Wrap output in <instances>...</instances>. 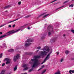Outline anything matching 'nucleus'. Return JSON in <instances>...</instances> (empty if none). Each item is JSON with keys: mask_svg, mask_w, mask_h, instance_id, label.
I'll use <instances>...</instances> for the list:
<instances>
[{"mask_svg": "<svg viewBox=\"0 0 74 74\" xmlns=\"http://www.w3.org/2000/svg\"><path fill=\"white\" fill-rule=\"evenodd\" d=\"M20 30V29H18L16 31H15L14 30H13L11 31H9L7 33H6V34H4L0 37V38H3L4 37H5V36H9V35H10V34H12L13 33H16L17 32H18Z\"/></svg>", "mask_w": 74, "mask_h": 74, "instance_id": "obj_1", "label": "nucleus"}, {"mask_svg": "<svg viewBox=\"0 0 74 74\" xmlns=\"http://www.w3.org/2000/svg\"><path fill=\"white\" fill-rule=\"evenodd\" d=\"M31 61L34 62L33 64V67L34 66H38V60L36 59H32L31 60Z\"/></svg>", "mask_w": 74, "mask_h": 74, "instance_id": "obj_2", "label": "nucleus"}, {"mask_svg": "<svg viewBox=\"0 0 74 74\" xmlns=\"http://www.w3.org/2000/svg\"><path fill=\"white\" fill-rule=\"evenodd\" d=\"M47 31H50L51 33H53V26H51V25H49L47 28Z\"/></svg>", "mask_w": 74, "mask_h": 74, "instance_id": "obj_3", "label": "nucleus"}, {"mask_svg": "<svg viewBox=\"0 0 74 74\" xmlns=\"http://www.w3.org/2000/svg\"><path fill=\"white\" fill-rule=\"evenodd\" d=\"M49 56H50V54H48L47 56L46 57L45 59L44 60L43 62L41 63V64H42L43 63H44L45 62H46L47 60H48L50 58Z\"/></svg>", "mask_w": 74, "mask_h": 74, "instance_id": "obj_4", "label": "nucleus"}, {"mask_svg": "<svg viewBox=\"0 0 74 74\" xmlns=\"http://www.w3.org/2000/svg\"><path fill=\"white\" fill-rule=\"evenodd\" d=\"M19 58V54H18L16 56H14V58L13 60L14 62H16L17 59H18V58Z\"/></svg>", "mask_w": 74, "mask_h": 74, "instance_id": "obj_5", "label": "nucleus"}, {"mask_svg": "<svg viewBox=\"0 0 74 74\" xmlns=\"http://www.w3.org/2000/svg\"><path fill=\"white\" fill-rule=\"evenodd\" d=\"M27 66H28V64H24L23 65V67H24L25 68L23 70V71H25V70H28L29 69V67H27Z\"/></svg>", "mask_w": 74, "mask_h": 74, "instance_id": "obj_6", "label": "nucleus"}, {"mask_svg": "<svg viewBox=\"0 0 74 74\" xmlns=\"http://www.w3.org/2000/svg\"><path fill=\"white\" fill-rule=\"evenodd\" d=\"M43 51H46L47 52H49V49L48 47L45 46L44 47V49H42Z\"/></svg>", "mask_w": 74, "mask_h": 74, "instance_id": "obj_7", "label": "nucleus"}, {"mask_svg": "<svg viewBox=\"0 0 74 74\" xmlns=\"http://www.w3.org/2000/svg\"><path fill=\"white\" fill-rule=\"evenodd\" d=\"M5 60L7 61V62H6V64H10V62H11V59H9L8 58H6L5 59Z\"/></svg>", "mask_w": 74, "mask_h": 74, "instance_id": "obj_8", "label": "nucleus"}, {"mask_svg": "<svg viewBox=\"0 0 74 74\" xmlns=\"http://www.w3.org/2000/svg\"><path fill=\"white\" fill-rule=\"evenodd\" d=\"M47 53H48V52L45 51H41V54L42 56H43L44 55H46Z\"/></svg>", "mask_w": 74, "mask_h": 74, "instance_id": "obj_9", "label": "nucleus"}, {"mask_svg": "<svg viewBox=\"0 0 74 74\" xmlns=\"http://www.w3.org/2000/svg\"><path fill=\"white\" fill-rule=\"evenodd\" d=\"M22 17H23V16H22L21 17H20L19 18H17V19H15L14 20L11 21L10 22H9L8 23V24L10 23H11L12 22H14V21H17V20H18V19H20V18H22Z\"/></svg>", "mask_w": 74, "mask_h": 74, "instance_id": "obj_10", "label": "nucleus"}, {"mask_svg": "<svg viewBox=\"0 0 74 74\" xmlns=\"http://www.w3.org/2000/svg\"><path fill=\"white\" fill-rule=\"evenodd\" d=\"M30 44H31L30 43L28 42L27 43H25V47H29V46H30Z\"/></svg>", "mask_w": 74, "mask_h": 74, "instance_id": "obj_11", "label": "nucleus"}, {"mask_svg": "<svg viewBox=\"0 0 74 74\" xmlns=\"http://www.w3.org/2000/svg\"><path fill=\"white\" fill-rule=\"evenodd\" d=\"M33 42V40L31 39H29L27 40V41H25V42Z\"/></svg>", "mask_w": 74, "mask_h": 74, "instance_id": "obj_12", "label": "nucleus"}, {"mask_svg": "<svg viewBox=\"0 0 74 74\" xmlns=\"http://www.w3.org/2000/svg\"><path fill=\"white\" fill-rule=\"evenodd\" d=\"M11 7V5H8L4 7V9H7V8H10V7Z\"/></svg>", "mask_w": 74, "mask_h": 74, "instance_id": "obj_13", "label": "nucleus"}, {"mask_svg": "<svg viewBox=\"0 0 74 74\" xmlns=\"http://www.w3.org/2000/svg\"><path fill=\"white\" fill-rule=\"evenodd\" d=\"M34 58L36 59H39V58H41V57L40 56H34Z\"/></svg>", "mask_w": 74, "mask_h": 74, "instance_id": "obj_14", "label": "nucleus"}, {"mask_svg": "<svg viewBox=\"0 0 74 74\" xmlns=\"http://www.w3.org/2000/svg\"><path fill=\"white\" fill-rule=\"evenodd\" d=\"M29 25V26H31L32 25V24L31 23H29V24H26L24 25L22 27H25V26H27V25Z\"/></svg>", "mask_w": 74, "mask_h": 74, "instance_id": "obj_15", "label": "nucleus"}, {"mask_svg": "<svg viewBox=\"0 0 74 74\" xmlns=\"http://www.w3.org/2000/svg\"><path fill=\"white\" fill-rule=\"evenodd\" d=\"M25 54H26L27 55H32L33 54V53L30 52L28 53H26Z\"/></svg>", "mask_w": 74, "mask_h": 74, "instance_id": "obj_16", "label": "nucleus"}, {"mask_svg": "<svg viewBox=\"0 0 74 74\" xmlns=\"http://www.w3.org/2000/svg\"><path fill=\"white\" fill-rule=\"evenodd\" d=\"M17 65H16L14 67V71H16V70H17Z\"/></svg>", "mask_w": 74, "mask_h": 74, "instance_id": "obj_17", "label": "nucleus"}, {"mask_svg": "<svg viewBox=\"0 0 74 74\" xmlns=\"http://www.w3.org/2000/svg\"><path fill=\"white\" fill-rule=\"evenodd\" d=\"M8 52H13L14 51V49H10L8 51Z\"/></svg>", "mask_w": 74, "mask_h": 74, "instance_id": "obj_18", "label": "nucleus"}, {"mask_svg": "<svg viewBox=\"0 0 74 74\" xmlns=\"http://www.w3.org/2000/svg\"><path fill=\"white\" fill-rule=\"evenodd\" d=\"M69 52H70L68 50H66L65 51V53L66 55H67L68 54V53H69Z\"/></svg>", "mask_w": 74, "mask_h": 74, "instance_id": "obj_19", "label": "nucleus"}, {"mask_svg": "<svg viewBox=\"0 0 74 74\" xmlns=\"http://www.w3.org/2000/svg\"><path fill=\"white\" fill-rule=\"evenodd\" d=\"M54 74H60V72L59 71H58L57 72L55 73Z\"/></svg>", "mask_w": 74, "mask_h": 74, "instance_id": "obj_20", "label": "nucleus"}, {"mask_svg": "<svg viewBox=\"0 0 74 74\" xmlns=\"http://www.w3.org/2000/svg\"><path fill=\"white\" fill-rule=\"evenodd\" d=\"M2 45L4 47H5L6 48H7V45H6V44L5 43L3 44Z\"/></svg>", "mask_w": 74, "mask_h": 74, "instance_id": "obj_21", "label": "nucleus"}, {"mask_svg": "<svg viewBox=\"0 0 74 74\" xmlns=\"http://www.w3.org/2000/svg\"><path fill=\"white\" fill-rule=\"evenodd\" d=\"M4 73H5V71L3 70L2 71L1 73H0V74H4Z\"/></svg>", "mask_w": 74, "mask_h": 74, "instance_id": "obj_22", "label": "nucleus"}, {"mask_svg": "<svg viewBox=\"0 0 74 74\" xmlns=\"http://www.w3.org/2000/svg\"><path fill=\"white\" fill-rule=\"evenodd\" d=\"M46 14V13H44L43 14H42L40 15H39L38 16V17L39 18V17L42 16V15H44V14Z\"/></svg>", "mask_w": 74, "mask_h": 74, "instance_id": "obj_23", "label": "nucleus"}, {"mask_svg": "<svg viewBox=\"0 0 74 74\" xmlns=\"http://www.w3.org/2000/svg\"><path fill=\"white\" fill-rule=\"evenodd\" d=\"M48 34L49 36H51V35H52V34L50 32H49L48 33Z\"/></svg>", "mask_w": 74, "mask_h": 74, "instance_id": "obj_24", "label": "nucleus"}, {"mask_svg": "<svg viewBox=\"0 0 74 74\" xmlns=\"http://www.w3.org/2000/svg\"><path fill=\"white\" fill-rule=\"evenodd\" d=\"M30 16V15H27L24 18H29Z\"/></svg>", "mask_w": 74, "mask_h": 74, "instance_id": "obj_25", "label": "nucleus"}, {"mask_svg": "<svg viewBox=\"0 0 74 74\" xmlns=\"http://www.w3.org/2000/svg\"><path fill=\"white\" fill-rule=\"evenodd\" d=\"M69 7H74V4H73L70 5H69Z\"/></svg>", "mask_w": 74, "mask_h": 74, "instance_id": "obj_26", "label": "nucleus"}, {"mask_svg": "<svg viewBox=\"0 0 74 74\" xmlns=\"http://www.w3.org/2000/svg\"><path fill=\"white\" fill-rule=\"evenodd\" d=\"M49 15V14H46L43 17V18H45L46 16H48Z\"/></svg>", "mask_w": 74, "mask_h": 74, "instance_id": "obj_27", "label": "nucleus"}, {"mask_svg": "<svg viewBox=\"0 0 74 74\" xmlns=\"http://www.w3.org/2000/svg\"><path fill=\"white\" fill-rule=\"evenodd\" d=\"M6 25H7V24L5 23L0 26V28L1 27H3V26H4Z\"/></svg>", "mask_w": 74, "mask_h": 74, "instance_id": "obj_28", "label": "nucleus"}, {"mask_svg": "<svg viewBox=\"0 0 74 74\" xmlns=\"http://www.w3.org/2000/svg\"><path fill=\"white\" fill-rule=\"evenodd\" d=\"M64 6H62L57 9L56 10H56H59V9H60V8H62V7H63Z\"/></svg>", "mask_w": 74, "mask_h": 74, "instance_id": "obj_29", "label": "nucleus"}, {"mask_svg": "<svg viewBox=\"0 0 74 74\" xmlns=\"http://www.w3.org/2000/svg\"><path fill=\"white\" fill-rule=\"evenodd\" d=\"M56 40V38H54L53 39H52V41H53V42H55V41Z\"/></svg>", "mask_w": 74, "mask_h": 74, "instance_id": "obj_30", "label": "nucleus"}, {"mask_svg": "<svg viewBox=\"0 0 74 74\" xmlns=\"http://www.w3.org/2000/svg\"><path fill=\"white\" fill-rule=\"evenodd\" d=\"M33 70H33V69H30L29 71V73H30V72H31V71H33Z\"/></svg>", "mask_w": 74, "mask_h": 74, "instance_id": "obj_31", "label": "nucleus"}, {"mask_svg": "<svg viewBox=\"0 0 74 74\" xmlns=\"http://www.w3.org/2000/svg\"><path fill=\"white\" fill-rule=\"evenodd\" d=\"M3 56V53H1V54L0 55V59H1L2 57Z\"/></svg>", "mask_w": 74, "mask_h": 74, "instance_id": "obj_32", "label": "nucleus"}, {"mask_svg": "<svg viewBox=\"0 0 74 74\" xmlns=\"http://www.w3.org/2000/svg\"><path fill=\"white\" fill-rule=\"evenodd\" d=\"M41 47H37V49H40V48H41Z\"/></svg>", "mask_w": 74, "mask_h": 74, "instance_id": "obj_33", "label": "nucleus"}, {"mask_svg": "<svg viewBox=\"0 0 74 74\" xmlns=\"http://www.w3.org/2000/svg\"><path fill=\"white\" fill-rule=\"evenodd\" d=\"M71 32L73 34H74V29H71Z\"/></svg>", "mask_w": 74, "mask_h": 74, "instance_id": "obj_34", "label": "nucleus"}, {"mask_svg": "<svg viewBox=\"0 0 74 74\" xmlns=\"http://www.w3.org/2000/svg\"><path fill=\"white\" fill-rule=\"evenodd\" d=\"M46 70H47L45 69L44 71H43L42 73L41 74H44V73H45V71H46Z\"/></svg>", "mask_w": 74, "mask_h": 74, "instance_id": "obj_35", "label": "nucleus"}, {"mask_svg": "<svg viewBox=\"0 0 74 74\" xmlns=\"http://www.w3.org/2000/svg\"><path fill=\"white\" fill-rule=\"evenodd\" d=\"M36 67H37V66H36V65H34V66H33V65L32 66V69H34V67L35 68Z\"/></svg>", "mask_w": 74, "mask_h": 74, "instance_id": "obj_36", "label": "nucleus"}, {"mask_svg": "<svg viewBox=\"0 0 74 74\" xmlns=\"http://www.w3.org/2000/svg\"><path fill=\"white\" fill-rule=\"evenodd\" d=\"M63 58H62L60 60V63H62V62L63 61Z\"/></svg>", "mask_w": 74, "mask_h": 74, "instance_id": "obj_37", "label": "nucleus"}, {"mask_svg": "<svg viewBox=\"0 0 74 74\" xmlns=\"http://www.w3.org/2000/svg\"><path fill=\"white\" fill-rule=\"evenodd\" d=\"M69 1H66L64 2L63 4H65V3H67V2Z\"/></svg>", "mask_w": 74, "mask_h": 74, "instance_id": "obj_38", "label": "nucleus"}, {"mask_svg": "<svg viewBox=\"0 0 74 74\" xmlns=\"http://www.w3.org/2000/svg\"><path fill=\"white\" fill-rule=\"evenodd\" d=\"M5 64V63H3L2 64V66H4Z\"/></svg>", "mask_w": 74, "mask_h": 74, "instance_id": "obj_39", "label": "nucleus"}, {"mask_svg": "<svg viewBox=\"0 0 74 74\" xmlns=\"http://www.w3.org/2000/svg\"><path fill=\"white\" fill-rule=\"evenodd\" d=\"M57 0H55L51 2V3H53V2H55V1H57Z\"/></svg>", "mask_w": 74, "mask_h": 74, "instance_id": "obj_40", "label": "nucleus"}, {"mask_svg": "<svg viewBox=\"0 0 74 74\" xmlns=\"http://www.w3.org/2000/svg\"><path fill=\"white\" fill-rule=\"evenodd\" d=\"M56 53H57V55H59V53L58 52H56Z\"/></svg>", "mask_w": 74, "mask_h": 74, "instance_id": "obj_41", "label": "nucleus"}, {"mask_svg": "<svg viewBox=\"0 0 74 74\" xmlns=\"http://www.w3.org/2000/svg\"><path fill=\"white\" fill-rule=\"evenodd\" d=\"M18 4L19 5H20V4H21V2L20 1V2H18Z\"/></svg>", "mask_w": 74, "mask_h": 74, "instance_id": "obj_42", "label": "nucleus"}, {"mask_svg": "<svg viewBox=\"0 0 74 74\" xmlns=\"http://www.w3.org/2000/svg\"><path fill=\"white\" fill-rule=\"evenodd\" d=\"M45 38V37L44 36H42L41 37V39H43V38Z\"/></svg>", "mask_w": 74, "mask_h": 74, "instance_id": "obj_43", "label": "nucleus"}, {"mask_svg": "<svg viewBox=\"0 0 74 74\" xmlns=\"http://www.w3.org/2000/svg\"><path fill=\"white\" fill-rule=\"evenodd\" d=\"M21 74H27V73H22Z\"/></svg>", "mask_w": 74, "mask_h": 74, "instance_id": "obj_44", "label": "nucleus"}, {"mask_svg": "<svg viewBox=\"0 0 74 74\" xmlns=\"http://www.w3.org/2000/svg\"><path fill=\"white\" fill-rule=\"evenodd\" d=\"M15 25L14 24L12 26L13 27H15Z\"/></svg>", "mask_w": 74, "mask_h": 74, "instance_id": "obj_45", "label": "nucleus"}, {"mask_svg": "<svg viewBox=\"0 0 74 74\" xmlns=\"http://www.w3.org/2000/svg\"><path fill=\"white\" fill-rule=\"evenodd\" d=\"M8 27H11V25H8Z\"/></svg>", "mask_w": 74, "mask_h": 74, "instance_id": "obj_46", "label": "nucleus"}, {"mask_svg": "<svg viewBox=\"0 0 74 74\" xmlns=\"http://www.w3.org/2000/svg\"><path fill=\"white\" fill-rule=\"evenodd\" d=\"M42 68H44V65H43L42 67H41Z\"/></svg>", "mask_w": 74, "mask_h": 74, "instance_id": "obj_47", "label": "nucleus"}, {"mask_svg": "<svg viewBox=\"0 0 74 74\" xmlns=\"http://www.w3.org/2000/svg\"><path fill=\"white\" fill-rule=\"evenodd\" d=\"M3 34V32H0V34Z\"/></svg>", "mask_w": 74, "mask_h": 74, "instance_id": "obj_48", "label": "nucleus"}, {"mask_svg": "<svg viewBox=\"0 0 74 74\" xmlns=\"http://www.w3.org/2000/svg\"><path fill=\"white\" fill-rule=\"evenodd\" d=\"M28 29H29V30H30V27H29L27 28Z\"/></svg>", "mask_w": 74, "mask_h": 74, "instance_id": "obj_49", "label": "nucleus"}, {"mask_svg": "<svg viewBox=\"0 0 74 74\" xmlns=\"http://www.w3.org/2000/svg\"><path fill=\"white\" fill-rule=\"evenodd\" d=\"M51 53H52V52H50L49 53V54H50V56L51 54Z\"/></svg>", "mask_w": 74, "mask_h": 74, "instance_id": "obj_50", "label": "nucleus"}, {"mask_svg": "<svg viewBox=\"0 0 74 74\" xmlns=\"http://www.w3.org/2000/svg\"><path fill=\"white\" fill-rule=\"evenodd\" d=\"M42 69V68H40L38 70V71H39V70H41Z\"/></svg>", "mask_w": 74, "mask_h": 74, "instance_id": "obj_51", "label": "nucleus"}, {"mask_svg": "<svg viewBox=\"0 0 74 74\" xmlns=\"http://www.w3.org/2000/svg\"><path fill=\"white\" fill-rule=\"evenodd\" d=\"M20 16V14L17 15V16Z\"/></svg>", "mask_w": 74, "mask_h": 74, "instance_id": "obj_52", "label": "nucleus"}, {"mask_svg": "<svg viewBox=\"0 0 74 74\" xmlns=\"http://www.w3.org/2000/svg\"><path fill=\"white\" fill-rule=\"evenodd\" d=\"M65 36H66V35L65 34H64L63 35L64 37Z\"/></svg>", "mask_w": 74, "mask_h": 74, "instance_id": "obj_53", "label": "nucleus"}, {"mask_svg": "<svg viewBox=\"0 0 74 74\" xmlns=\"http://www.w3.org/2000/svg\"><path fill=\"white\" fill-rule=\"evenodd\" d=\"M5 12H8V11L6 10V11H5Z\"/></svg>", "mask_w": 74, "mask_h": 74, "instance_id": "obj_54", "label": "nucleus"}, {"mask_svg": "<svg viewBox=\"0 0 74 74\" xmlns=\"http://www.w3.org/2000/svg\"><path fill=\"white\" fill-rule=\"evenodd\" d=\"M0 47H1V48H2V46H0Z\"/></svg>", "mask_w": 74, "mask_h": 74, "instance_id": "obj_55", "label": "nucleus"}, {"mask_svg": "<svg viewBox=\"0 0 74 74\" xmlns=\"http://www.w3.org/2000/svg\"><path fill=\"white\" fill-rule=\"evenodd\" d=\"M39 51V50H37L36 52H38Z\"/></svg>", "mask_w": 74, "mask_h": 74, "instance_id": "obj_56", "label": "nucleus"}, {"mask_svg": "<svg viewBox=\"0 0 74 74\" xmlns=\"http://www.w3.org/2000/svg\"><path fill=\"white\" fill-rule=\"evenodd\" d=\"M72 60H74V58H73Z\"/></svg>", "mask_w": 74, "mask_h": 74, "instance_id": "obj_57", "label": "nucleus"}, {"mask_svg": "<svg viewBox=\"0 0 74 74\" xmlns=\"http://www.w3.org/2000/svg\"><path fill=\"white\" fill-rule=\"evenodd\" d=\"M8 74H11V73H8Z\"/></svg>", "mask_w": 74, "mask_h": 74, "instance_id": "obj_58", "label": "nucleus"}, {"mask_svg": "<svg viewBox=\"0 0 74 74\" xmlns=\"http://www.w3.org/2000/svg\"><path fill=\"white\" fill-rule=\"evenodd\" d=\"M31 62H29V64H31Z\"/></svg>", "mask_w": 74, "mask_h": 74, "instance_id": "obj_59", "label": "nucleus"}, {"mask_svg": "<svg viewBox=\"0 0 74 74\" xmlns=\"http://www.w3.org/2000/svg\"><path fill=\"white\" fill-rule=\"evenodd\" d=\"M72 1H74V0H72Z\"/></svg>", "mask_w": 74, "mask_h": 74, "instance_id": "obj_60", "label": "nucleus"}, {"mask_svg": "<svg viewBox=\"0 0 74 74\" xmlns=\"http://www.w3.org/2000/svg\"><path fill=\"white\" fill-rule=\"evenodd\" d=\"M1 63V61H0V63Z\"/></svg>", "mask_w": 74, "mask_h": 74, "instance_id": "obj_61", "label": "nucleus"}]
</instances>
